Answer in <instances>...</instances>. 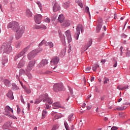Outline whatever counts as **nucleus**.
Masks as SVG:
<instances>
[{"label": "nucleus", "instance_id": "obj_36", "mask_svg": "<svg viewBox=\"0 0 130 130\" xmlns=\"http://www.w3.org/2000/svg\"><path fill=\"white\" fill-rule=\"evenodd\" d=\"M63 7L65 9H68L70 7V2H66L63 5Z\"/></svg>", "mask_w": 130, "mask_h": 130}, {"label": "nucleus", "instance_id": "obj_17", "mask_svg": "<svg viewBox=\"0 0 130 130\" xmlns=\"http://www.w3.org/2000/svg\"><path fill=\"white\" fill-rule=\"evenodd\" d=\"M59 10H60V6L58 4L55 3L53 7V11L54 12H58Z\"/></svg>", "mask_w": 130, "mask_h": 130}, {"label": "nucleus", "instance_id": "obj_20", "mask_svg": "<svg viewBox=\"0 0 130 130\" xmlns=\"http://www.w3.org/2000/svg\"><path fill=\"white\" fill-rule=\"evenodd\" d=\"M128 87H129L128 85H126L124 87H122V85H119V86H117V88L119 90H123L128 88Z\"/></svg>", "mask_w": 130, "mask_h": 130}, {"label": "nucleus", "instance_id": "obj_53", "mask_svg": "<svg viewBox=\"0 0 130 130\" xmlns=\"http://www.w3.org/2000/svg\"><path fill=\"white\" fill-rule=\"evenodd\" d=\"M64 124L65 126V128H66V130H68V124L67 123V122H64Z\"/></svg>", "mask_w": 130, "mask_h": 130}, {"label": "nucleus", "instance_id": "obj_62", "mask_svg": "<svg viewBox=\"0 0 130 130\" xmlns=\"http://www.w3.org/2000/svg\"><path fill=\"white\" fill-rule=\"evenodd\" d=\"M106 62V59H102L101 60V63H105Z\"/></svg>", "mask_w": 130, "mask_h": 130}, {"label": "nucleus", "instance_id": "obj_35", "mask_svg": "<svg viewBox=\"0 0 130 130\" xmlns=\"http://www.w3.org/2000/svg\"><path fill=\"white\" fill-rule=\"evenodd\" d=\"M19 88L18 87L16 86L15 84H12V89L13 90H18Z\"/></svg>", "mask_w": 130, "mask_h": 130}, {"label": "nucleus", "instance_id": "obj_61", "mask_svg": "<svg viewBox=\"0 0 130 130\" xmlns=\"http://www.w3.org/2000/svg\"><path fill=\"white\" fill-rule=\"evenodd\" d=\"M106 98L105 95H103V96L101 97V101H104Z\"/></svg>", "mask_w": 130, "mask_h": 130}, {"label": "nucleus", "instance_id": "obj_2", "mask_svg": "<svg viewBox=\"0 0 130 130\" xmlns=\"http://www.w3.org/2000/svg\"><path fill=\"white\" fill-rule=\"evenodd\" d=\"M4 53L9 54L12 50L10 43H4L1 47Z\"/></svg>", "mask_w": 130, "mask_h": 130}, {"label": "nucleus", "instance_id": "obj_58", "mask_svg": "<svg viewBox=\"0 0 130 130\" xmlns=\"http://www.w3.org/2000/svg\"><path fill=\"white\" fill-rule=\"evenodd\" d=\"M117 64H118L117 61H116L115 63L113 64V67L116 68L117 66Z\"/></svg>", "mask_w": 130, "mask_h": 130}, {"label": "nucleus", "instance_id": "obj_13", "mask_svg": "<svg viewBox=\"0 0 130 130\" xmlns=\"http://www.w3.org/2000/svg\"><path fill=\"white\" fill-rule=\"evenodd\" d=\"M53 109H57L58 108H61L62 109H66V108L63 106H61V105L60 103L56 102L52 104Z\"/></svg>", "mask_w": 130, "mask_h": 130}, {"label": "nucleus", "instance_id": "obj_8", "mask_svg": "<svg viewBox=\"0 0 130 130\" xmlns=\"http://www.w3.org/2000/svg\"><path fill=\"white\" fill-rule=\"evenodd\" d=\"M35 64H36L35 60L30 61L27 64V68H26V71L27 72H30L32 70Z\"/></svg>", "mask_w": 130, "mask_h": 130}, {"label": "nucleus", "instance_id": "obj_54", "mask_svg": "<svg viewBox=\"0 0 130 130\" xmlns=\"http://www.w3.org/2000/svg\"><path fill=\"white\" fill-rule=\"evenodd\" d=\"M118 129V127L116 126H113L111 128V130H117Z\"/></svg>", "mask_w": 130, "mask_h": 130}, {"label": "nucleus", "instance_id": "obj_56", "mask_svg": "<svg viewBox=\"0 0 130 130\" xmlns=\"http://www.w3.org/2000/svg\"><path fill=\"white\" fill-rule=\"evenodd\" d=\"M49 44H50V42H47L45 41V44L44 45L46 46H49Z\"/></svg>", "mask_w": 130, "mask_h": 130}, {"label": "nucleus", "instance_id": "obj_41", "mask_svg": "<svg viewBox=\"0 0 130 130\" xmlns=\"http://www.w3.org/2000/svg\"><path fill=\"white\" fill-rule=\"evenodd\" d=\"M76 3H78V5L81 7V8H83V6L82 3H81V2H80V1H78V0H76Z\"/></svg>", "mask_w": 130, "mask_h": 130}, {"label": "nucleus", "instance_id": "obj_29", "mask_svg": "<svg viewBox=\"0 0 130 130\" xmlns=\"http://www.w3.org/2000/svg\"><path fill=\"white\" fill-rule=\"evenodd\" d=\"M46 94H48L45 93V94H43L40 96V98H41L42 100H43V102H45L48 100V99H46L47 97H46L45 96Z\"/></svg>", "mask_w": 130, "mask_h": 130}, {"label": "nucleus", "instance_id": "obj_50", "mask_svg": "<svg viewBox=\"0 0 130 130\" xmlns=\"http://www.w3.org/2000/svg\"><path fill=\"white\" fill-rule=\"evenodd\" d=\"M16 107H17V112H17V114H19V113H20V112L21 109H20V108H19V107L18 105L16 106Z\"/></svg>", "mask_w": 130, "mask_h": 130}, {"label": "nucleus", "instance_id": "obj_45", "mask_svg": "<svg viewBox=\"0 0 130 130\" xmlns=\"http://www.w3.org/2000/svg\"><path fill=\"white\" fill-rule=\"evenodd\" d=\"M73 115H74L73 114H71V115H70L69 116V117H68V121H72V118Z\"/></svg>", "mask_w": 130, "mask_h": 130}, {"label": "nucleus", "instance_id": "obj_11", "mask_svg": "<svg viewBox=\"0 0 130 130\" xmlns=\"http://www.w3.org/2000/svg\"><path fill=\"white\" fill-rule=\"evenodd\" d=\"M43 16L41 14H38L34 16L35 22L37 24H40L42 19Z\"/></svg>", "mask_w": 130, "mask_h": 130}, {"label": "nucleus", "instance_id": "obj_42", "mask_svg": "<svg viewBox=\"0 0 130 130\" xmlns=\"http://www.w3.org/2000/svg\"><path fill=\"white\" fill-rule=\"evenodd\" d=\"M116 109L118 111L124 110L125 109V106L117 107L116 108Z\"/></svg>", "mask_w": 130, "mask_h": 130}, {"label": "nucleus", "instance_id": "obj_46", "mask_svg": "<svg viewBox=\"0 0 130 130\" xmlns=\"http://www.w3.org/2000/svg\"><path fill=\"white\" fill-rule=\"evenodd\" d=\"M104 84H107L108 82H109V78H106V77L104 78Z\"/></svg>", "mask_w": 130, "mask_h": 130}, {"label": "nucleus", "instance_id": "obj_43", "mask_svg": "<svg viewBox=\"0 0 130 130\" xmlns=\"http://www.w3.org/2000/svg\"><path fill=\"white\" fill-rule=\"evenodd\" d=\"M57 129H58V125H54L52 128L51 130H57Z\"/></svg>", "mask_w": 130, "mask_h": 130}, {"label": "nucleus", "instance_id": "obj_49", "mask_svg": "<svg viewBox=\"0 0 130 130\" xmlns=\"http://www.w3.org/2000/svg\"><path fill=\"white\" fill-rule=\"evenodd\" d=\"M123 49V47L122 46H121L119 49V50L120 51V54L121 56H122L123 54V52H122Z\"/></svg>", "mask_w": 130, "mask_h": 130}, {"label": "nucleus", "instance_id": "obj_9", "mask_svg": "<svg viewBox=\"0 0 130 130\" xmlns=\"http://www.w3.org/2000/svg\"><path fill=\"white\" fill-rule=\"evenodd\" d=\"M54 91L55 92H58L62 90L63 86L62 85L60 84H56L54 85Z\"/></svg>", "mask_w": 130, "mask_h": 130}, {"label": "nucleus", "instance_id": "obj_28", "mask_svg": "<svg viewBox=\"0 0 130 130\" xmlns=\"http://www.w3.org/2000/svg\"><path fill=\"white\" fill-rule=\"evenodd\" d=\"M4 83L5 85L8 87L10 86V80H8V79H5V80H4Z\"/></svg>", "mask_w": 130, "mask_h": 130}, {"label": "nucleus", "instance_id": "obj_33", "mask_svg": "<svg viewBox=\"0 0 130 130\" xmlns=\"http://www.w3.org/2000/svg\"><path fill=\"white\" fill-rule=\"evenodd\" d=\"M11 124H12V122H7L5 124L4 126H6L7 128H9V127L11 126Z\"/></svg>", "mask_w": 130, "mask_h": 130}, {"label": "nucleus", "instance_id": "obj_47", "mask_svg": "<svg viewBox=\"0 0 130 130\" xmlns=\"http://www.w3.org/2000/svg\"><path fill=\"white\" fill-rule=\"evenodd\" d=\"M49 46L50 48H52L54 47V44L51 42H49Z\"/></svg>", "mask_w": 130, "mask_h": 130}, {"label": "nucleus", "instance_id": "obj_23", "mask_svg": "<svg viewBox=\"0 0 130 130\" xmlns=\"http://www.w3.org/2000/svg\"><path fill=\"white\" fill-rule=\"evenodd\" d=\"M58 21L60 23H62V22L64 21V17L62 14H61L59 16L58 18Z\"/></svg>", "mask_w": 130, "mask_h": 130}, {"label": "nucleus", "instance_id": "obj_27", "mask_svg": "<svg viewBox=\"0 0 130 130\" xmlns=\"http://www.w3.org/2000/svg\"><path fill=\"white\" fill-rule=\"evenodd\" d=\"M22 45V41H17L16 44H15V48H19Z\"/></svg>", "mask_w": 130, "mask_h": 130}, {"label": "nucleus", "instance_id": "obj_55", "mask_svg": "<svg viewBox=\"0 0 130 130\" xmlns=\"http://www.w3.org/2000/svg\"><path fill=\"white\" fill-rule=\"evenodd\" d=\"M52 72L50 71H46V72H45V74H50Z\"/></svg>", "mask_w": 130, "mask_h": 130}, {"label": "nucleus", "instance_id": "obj_40", "mask_svg": "<svg viewBox=\"0 0 130 130\" xmlns=\"http://www.w3.org/2000/svg\"><path fill=\"white\" fill-rule=\"evenodd\" d=\"M45 43V40H43L39 44V47H42L44 44Z\"/></svg>", "mask_w": 130, "mask_h": 130}, {"label": "nucleus", "instance_id": "obj_38", "mask_svg": "<svg viewBox=\"0 0 130 130\" xmlns=\"http://www.w3.org/2000/svg\"><path fill=\"white\" fill-rule=\"evenodd\" d=\"M91 67H87L85 68V72L86 73H89V71L91 70Z\"/></svg>", "mask_w": 130, "mask_h": 130}, {"label": "nucleus", "instance_id": "obj_32", "mask_svg": "<svg viewBox=\"0 0 130 130\" xmlns=\"http://www.w3.org/2000/svg\"><path fill=\"white\" fill-rule=\"evenodd\" d=\"M47 114V112L46 110H43L42 114V119L45 118L46 115Z\"/></svg>", "mask_w": 130, "mask_h": 130}, {"label": "nucleus", "instance_id": "obj_4", "mask_svg": "<svg viewBox=\"0 0 130 130\" xmlns=\"http://www.w3.org/2000/svg\"><path fill=\"white\" fill-rule=\"evenodd\" d=\"M25 71L23 69H20L19 70V75H16V78L18 79V81H20V79H26V77H25Z\"/></svg>", "mask_w": 130, "mask_h": 130}, {"label": "nucleus", "instance_id": "obj_15", "mask_svg": "<svg viewBox=\"0 0 130 130\" xmlns=\"http://www.w3.org/2000/svg\"><path fill=\"white\" fill-rule=\"evenodd\" d=\"M48 63V61L47 59H43L41 62H40L38 64V67L39 68H42L44 67L45 65L47 64Z\"/></svg>", "mask_w": 130, "mask_h": 130}, {"label": "nucleus", "instance_id": "obj_14", "mask_svg": "<svg viewBox=\"0 0 130 130\" xmlns=\"http://www.w3.org/2000/svg\"><path fill=\"white\" fill-rule=\"evenodd\" d=\"M25 64V58L24 57H22L20 61H19V63L17 64V68L18 69H20L22 68Z\"/></svg>", "mask_w": 130, "mask_h": 130}, {"label": "nucleus", "instance_id": "obj_16", "mask_svg": "<svg viewBox=\"0 0 130 130\" xmlns=\"http://www.w3.org/2000/svg\"><path fill=\"white\" fill-rule=\"evenodd\" d=\"M102 19L100 18L99 19V24H98V27H96V32L99 33L100 32V30L102 28V25L101 24L102 23Z\"/></svg>", "mask_w": 130, "mask_h": 130}, {"label": "nucleus", "instance_id": "obj_1", "mask_svg": "<svg viewBox=\"0 0 130 130\" xmlns=\"http://www.w3.org/2000/svg\"><path fill=\"white\" fill-rule=\"evenodd\" d=\"M8 28H12L15 31V39L16 40L20 39L24 32L25 27L23 26H19L17 22H11L8 25Z\"/></svg>", "mask_w": 130, "mask_h": 130}, {"label": "nucleus", "instance_id": "obj_18", "mask_svg": "<svg viewBox=\"0 0 130 130\" xmlns=\"http://www.w3.org/2000/svg\"><path fill=\"white\" fill-rule=\"evenodd\" d=\"M70 25V22L68 20H64L62 23H61V26L63 28L69 26Z\"/></svg>", "mask_w": 130, "mask_h": 130}, {"label": "nucleus", "instance_id": "obj_30", "mask_svg": "<svg viewBox=\"0 0 130 130\" xmlns=\"http://www.w3.org/2000/svg\"><path fill=\"white\" fill-rule=\"evenodd\" d=\"M26 76L27 77L28 79H29V80L32 79V78H33V76H32L31 73H30V72H27V73L26 74Z\"/></svg>", "mask_w": 130, "mask_h": 130}, {"label": "nucleus", "instance_id": "obj_6", "mask_svg": "<svg viewBox=\"0 0 130 130\" xmlns=\"http://www.w3.org/2000/svg\"><path fill=\"white\" fill-rule=\"evenodd\" d=\"M76 30H77V31L75 33V35L74 36H75V38L76 39V40H78V39L79 38V36L80 34V31L83 32V26L81 24L78 25L77 26Z\"/></svg>", "mask_w": 130, "mask_h": 130}, {"label": "nucleus", "instance_id": "obj_22", "mask_svg": "<svg viewBox=\"0 0 130 130\" xmlns=\"http://www.w3.org/2000/svg\"><path fill=\"white\" fill-rule=\"evenodd\" d=\"M7 96L11 100H13L14 99L13 92L11 90L9 91L8 93L7 94Z\"/></svg>", "mask_w": 130, "mask_h": 130}, {"label": "nucleus", "instance_id": "obj_59", "mask_svg": "<svg viewBox=\"0 0 130 130\" xmlns=\"http://www.w3.org/2000/svg\"><path fill=\"white\" fill-rule=\"evenodd\" d=\"M11 10L13 11H16V8L15 7H13V6H11Z\"/></svg>", "mask_w": 130, "mask_h": 130}, {"label": "nucleus", "instance_id": "obj_26", "mask_svg": "<svg viewBox=\"0 0 130 130\" xmlns=\"http://www.w3.org/2000/svg\"><path fill=\"white\" fill-rule=\"evenodd\" d=\"M45 95V97H46V99H47V100L46 101L47 102H48V103L49 104H52V101L51 99L49 98L48 94H46Z\"/></svg>", "mask_w": 130, "mask_h": 130}, {"label": "nucleus", "instance_id": "obj_25", "mask_svg": "<svg viewBox=\"0 0 130 130\" xmlns=\"http://www.w3.org/2000/svg\"><path fill=\"white\" fill-rule=\"evenodd\" d=\"M92 39H90L88 42L87 44L85 46V48H86V50L92 45Z\"/></svg>", "mask_w": 130, "mask_h": 130}, {"label": "nucleus", "instance_id": "obj_7", "mask_svg": "<svg viewBox=\"0 0 130 130\" xmlns=\"http://www.w3.org/2000/svg\"><path fill=\"white\" fill-rule=\"evenodd\" d=\"M39 52V51L38 50H34L30 51L28 54H27V58L28 59L30 60L34 58H35L37 54Z\"/></svg>", "mask_w": 130, "mask_h": 130}, {"label": "nucleus", "instance_id": "obj_5", "mask_svg": "<svg viewBox=\"0 0 130 130\" xmlns=\"http://www.w3.org/2000/svg\"><path fill=\"white\" fill-rule=\"evenodd\" d=\"M28 50V48L26 47L23 49L20 52L15 55L14 60H17L20 57H22Z\"/></svg>", "mask_w": 130, "mask_h": 130}, {"label": "nucleus", "instance_id": "obj_48", "mask_svg": "<svg viewBox=\"0 0 130 130\" xmlns=\"http://www.w3.org/2000/svg\"><path fill=\"white\" fill-rule=\"evenodd\" d=\"M34 29H41L40 25H35L33 27Z\"/></svg>", "mask_w": 130, "mask_h": 130}, {"label": "nucleus", "instance_id": "obj_60", "mask_svg": "<svg viewBox=\"0 0 130 130\" xmlns=\"http://www.w3.org/2000/svg\"><path fill=\"white\" fill-rule=\"evenodd\" d=\"M69 90H70V93H71V95H73V92L72 89L71 88H69Z\"/></svg>", "mask_w": 130, "mask_h": 130}, {"label": "nucleus", "instance_id": "obj_12", "mask_svg": "<svg viewBox=\"0 0 130 130\" xmlns=\"http://www.w3.org/2000/svg\"><path fill=\"white\" fill-rule=\"evenodd\" d=\"M66 36L67 37V39L68 40V43L71 42L72 40V38L71 37V31L70 30H68L65 32Z\"/></svg>", "mask_w": 130, "mask_h": 130}, {"label": "nucleus", "instance_id": "obj_51", "mask_svg": "<svg viewBox=\"0 0 130 130\" xmlns=\"http://www.w3.org/2000/svg\"><path fill=\"white\" fill-rule=\"evenodd\" d=\"M47 26L44 25H40V28H43L44 29H47Z\"/></svg>", "mask_w": 130, "mask_h": 130}, {"label": "nucleus", "instance_id": "obj_34", "mask_svg": "<svg viewBox=\"0 0 130 130\" xmlns=\"http://www.w3.org/2000/svg\"><path fill=\"white\" fill-rule=\"evenodd\" d=\"M36 4L38 5L41 11L42 10V5L40 1H37Z\"/></svg>", "mask_w": 130, "mask_h": 130}, {"label": "nucleus", "instance_id": "obj_21", "mask_svg": "<svg viewBox=\"0 0 130 130\" xmlns=\"http://www.w3.org/2000/svg\"><path fill=\"white\" fill-rule=\"evenodd\" d=\"M25 15L28 18L32 17V13L30 10H26Z\"/></svg>", "mask_w": 130, "mask_h": 130}, {"label": "nucleus", "instance_id": "obj_24", "mask_svg": "<svg viewBox=\"0 0 130 130\" xmlns=\"http://www.w3.org/2000/svg\"><path fill=\"white\" fill-rule=\"evenodd\" d=\"M22 88H23V89L24 90L26 93L30 94L31 93V90L30 89H29L28 88L25 87V86H23Z\"/></svg>", "mask_w": 130, "mask_h": 130}, {"label": "nucleus", "instance_id": "obj_19", "mask_svg": "<svg viewBox=\"0 0 130 130\" xmlns=\"http://www.w3.org/2000/svg\"><path fill=\"white\" fill-rule=\"evenodd\" d=\"M8 62V58L7 56H3L2 60V67H5V64Z\"/></svg>", "mask_w": 130, "mask_h": 130}, {"label": "nucleus", "instance_id": "obj_64", "mask_svg": "<svg viewBox=\"0 0 130 130\" xmlns=\"http://www.w3.org/2000/svg\"><path fill=\"white\" fill-rule=\"evenodd\" d=\"M56 113V112H52V113H51V115H52V116H54V115H55V114Z\"/></svg>", "mask_w": 130, "mask_h": 130}, {"label": "nucleus", "instance_id": "obj_37", "mask_svg": "<svg viewBox=\"0 0 130 130\" xmlns=\"http://www.w3.org/2000/svg\"><path fill=\"white\" fill-rule=\"evenodd\" d=\"M100 66L99 64L93 65L92 67V70L93 71L95 72L98 68H99Z\"/></svg>", "mask_w": 130, "mask_h": 130}, {"label": "nucleus", "instance_id": "obj_57", "mask_svg": "<svg viewBox=\"0 0 130 130\" xmlns=\"http://www.w3.org/2000/svg\"><path fill=\"white\" fill-rule=\"evenodd\" d=\"M69 50H68V52L70 53L72 51V49H71V46L70 45L69 46Z\"/></svg>", "mask_w": 130, "mask_h": 130}, {"label": "nucleus", "instance_id": "obj_63", "mask_svg": "<svg viewBox=\"0 0 130 130\" xmlns=\"http://www.w3.org/2000/svg\"><path fill=\"white\" fill-rule=\"evenodd\" d=\"M90 81L91 82H93L94 81V77H91Z\"/></svg>", "mask_w": 130, "mask_h": 130}, {"label": "nucleus", "instance_id": "obj_44", "mask_svg": "<svg viewBox=\"0 0 130 130\" xmlns=\"http://www.w3.org/2000/svg\"><path fill=\"white\" fill-rule=\"evenodd\" d=\"M85 11L87 13V14H89V16L90 17V12H89V9L88 7H86V8H85Z\"/></svg>", "mask_w": 130, "mask_h": 130}, {"label": "nucleus", "instance_id": "obj_39", "mask_svg": "<svg viewBox=\"0 0 130 130\" xmlns=\"http://www.w3.org/2000/svg\"><path fill=\"white\" fill-rule=\"evenodd\" d=\"M42 101V99H41V98L40 97L39 99H36V100L35 102V104H39Z\"/></svg>", "mask_w": 130, "mask_h": 130}, {"label": "nucleus", "instance_id": "obj_31", "mask_svg": "<svg viewBox=\"0 0 130 130\" xmlns=\"http://www.w3.org/2000/svg\"><path fill=\"white\" fill-rule=\"evenodd\" d=\"M62 117V115L59 114H57L54 115V118L55 119H59V118H61Z\"/></svg>", "mask_w": 130, "mask_h": 130}, {"label": "nucleus", "instance_id": "obj_3", "mask_svg": "<svg viewBox=\"0 0 130 130\" xmlns=\"http://www.w3.org/2000/svg\"><path fill=\"white\" fill-rule=\"evenodd\" d=\"M13 110L12 108H11L9 106H7L5 108V112H4V114L5 115H8L10 117H12L14 119H17L16 117L13 115Z\"/></svg>", "mask_w": 130, "mask_h": 130}, {"label": "nucleus", "instance_id": "obj_10", "mask_svg": "<svg viewBox=\"0 0 130 130\" xmlns=\"http://www.w3.org/2000/svg\"><path fill=\"white\" fill-rule=\"evenodd\" d=\"M59 61V58L58 57H54L52 58V59L50 61L51 62V65L52 66H56V64H57V63H58V62Z\"/></svg>", "mask_w": 130, "mask_h": 130}, {"label": "nucleus", "instance_id": "obj_52", "mask_svg": "<svg viewBox=\"0 0 130 130\" xmlns=\"http://www.w3.org/2000/svg\"><path fill=\"white\" fill-rule=\"evenodd\" d=\"M45 21L46 22H47V23H50V19L49 18L46 17V18L45 19Z\"/></svg>", "mask_w": 130, "mask_h": 130}]
</instances>
